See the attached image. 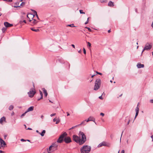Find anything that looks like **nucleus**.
I'll return each mask as SVG.
<instances>
[{
  "mask_svg": "<svg viewBox=\"0 0 153 153\" xmlns=\"http://www.w3.org/2000/svg\"><path fill=\"white\" fill-rule=\"evenodd\" d=\"M73 140L77 143H79V144L80 140V139L77 136L74 135L73 136Z\"/></svg>",
  "mask_w": 153,
  "mask_h": 153,
  "instance_id": "obj_7",
  "label": "nucleus"
},
{
  "mask_svg": "<svg viewBox=\"0 0 153 153\" xmlns=\"http://www.w3.org/2000/svg\"><path fill=\"white\" fill-rule=\"evenodd\" d=\"M93 117H90L86 121V122H88L90 121H93Z\"/></svg>",
  "mask_w": 153,
  "mask_h": 153,
  "instance_id": "obj_17",
  "label": "nucleus"
},
{
  "mask_svg": "<svg viewBox=\"0 0 153 153\" xmlns=\"http://www.w3.org/2000/svg\"><path fill=\"white\" fill-rule=\"evenodd\" d=\"M135 12H136V13H137V9H136L135 10Z\"/></svg>",
  "mask_w": 153,
  "mask_h": 153,
  "instance_id": "obj_60",
  "label": "nucleus"
},
{
  "mask_svg": "<svg viewBox=\"0 0 153 153\" xmlns=\"http://www.w3.org/2000/svg\"><path fill=\"white\" fill-rule=\"evenodd\" d=\"M5 120V117H2L0 119V123L2 124L3 122Z\"/></svg>",
  "mask_w": 153,
  "mask_h": 153,
  "instance_id": "obj_15",
  "label": "nucleus"
},
{
  "mask_svg": "<svg viewBox=\"0 0 153 153\" xmlns=\"http://www.w3.org/2000/svg\"><path fill=\"white\" fill-rule=\"evenodd\" d=\"M4 26L7 27H12L13 26V25L12 24H10L7 22H5L4 23Z\"/></svg>",
  "mask_w": 153,
  "mask_h": 153,
  "instance_id": "obj_9",
  "label": "nucleus"
},
{
  "mask_svg": "<svg viewBox=\"0 0 153 153\" xmlns=\"http://www.w3.org/2000/svg\"><path fill=\"white\" fill-rule=\"evenodd\" d=\"M56 114L55 113H54V114H51V116L52 117L53 116H54L56 115Z\"/></svg>",
  "mask_w": 153,
  "mask_h": 153,
  "instance_id": "obj_36",
  "label": "nucleus"
},
{
  "mask_svg": "<svg viewBox=\"0 0 153 153\" xmlns=\"http://www.w3.org/2000/svg\"><path fill=\"white\" fill-rule=\"evenodd\" d=\"M152 46L151 45H150L149 44V43H147L145 46V47L144 48V49L143 50L142 52V54L143 53V52L145 50H150L152 48Z\"/></svg>",
  "mask_w": 153,
  "mask_h": 153,
  "instance_id": "obj_6",
  "label": "nucleus"
},
{
  "mask_svg": "<svg viewBox=\"0 0 153 153\" xmlns=\"http://www.w3.org/2000/svg\"><path fill=\"white\" fill-rule=\"evenodd\" d=\"M151 26L153 28V22H152V24Z\"/></svg>",
  "mask_w": 153,
  "mask_h": 153,
  "instance_id": "obj_56",
  "label": "nucleus"
},
{
  "mask_svg": "<svg viewBox=\"0 0 153 153\" xmlns=\"http://www.w3.org/2000/svg\"><path fill=\"white\" fill-rule=\"evenodd\" d=\"M46 131L45 130H43L41 133H39V134L42 136H43L45 134Z\"/></svg>",
  "mask_w": 153,
  "mask_h": 153,
  "instance_id": "obj_18",
  "label": "nucleus"
},
{
  "mask_svg": "<svg viewBox=\"0 0 153 153\" xmlns=\"http://www.w3.org/2000/svg\"><path fill=\"white\" fill-rule=\"evenodd\" d=\"M102 146H105V142L103 141L101 143H100L97 146V147L98 148H100Z\"/></svg>",
  "mask_w": 153,
  "mask_h": 153,
  "instance_id": "obj_10",
  "label": "nucleus"
},
{
  "mask_svg": "<svg viewBox=\"0 0 153 153\" xmlns=\"http://www.w3.org/2000/svg\"><path fill=\"white\" fill-rule=\"evenodd\" d=\"M88 18H88V19H87V21L85 22V24L86 25V24H88Z\"/></svg>",
  "mask_w": 153,
  "mask_h": 153,
  "instance_id": "obj_43",
  "label": "nucleus"
},
{
  "mask_svg": "<svg viewBox=\"0 0 153 153\" xmlns=\"http://www.w3.org/2000/svg\"><path fill=\"white\" fill-rule=\"evenodd\" d=\"M96 73H97V74H100V75H102V74L101 73L98 72H97Z\"/></svg>",
  "mask_w": 153,
  "mask_h": 153,
  "instance_id": "obj_42",
  "label": "nucleus"
},
{
  "mask_svg": "<svg viewBox=\"0 0 153 153\" xmlns=\"http://www.w3.org/2000/svg\"><path fill=\"white\" fill-rule=\"evenodd\" d=\"M79 12H80V13H81V14H85V13L83 12V10H80Z\"/></svg>",
  "mask_w": 153,
  "mask_h": 153,
  "instance_id": "obj_31",
  "label": "nucleus"
},
{
  "mask_svg": "<svg viewBox=\"0 0 153 153\" xmlns=\"http://www.w3.org/2000/svg\"><path fill=\"white\" fill-rule=\"evenodd\" d=\"M23 22H24L25 23H26V21L25 20H24L23 21Z\"/></svg>",
  "mask_w": 153,
  "mask_h": 153,
  "instance_id": "obj_52",
  "label": "nucleus"
},
{
  "mask_svg": "<svg viewBox=\"0 0 153 153\" xmlns=\"http://www.w3.org/2000/svg\"><path fill=\"white\" fill-rule=\"evenodd\" d=\"M137 66L138 68H140L144 67V65L143 64H141L140 63H138L137 64Z\"/></svg>",
  "mask_w": 153,
  "mask_h": 153,
  "instance_id": "obj_11",
  "label": "nucleus"
},
{
  "mask_svg": "<svg viewBox=\"0 0 153 153\" xmlns=\"http://www.w3.org/2000/svg\"><path fill=\"white\" fill-rule=\"evenodd\" d=\"M57 119L56 118H54L53 120V122H55V121H56V120H57Z\"/></svg>",
  "mask_w": 153,
  "mask_h": 153,
  "instance_id": "obj_38",
  "label": "nucleus"
},
{
  "mask_svg": "<svg viewBox=\"0 0 153 153\" xmlns=\"http://www.w3.org/2000/svg\"><path fill=\"white\" fill-rule=\"evenodd\" d=\"M99 98L100 99H102V96H100Z\"/></svg>",
  "mask_w": 153,
  "mask_h": 153,
  "instance_id": "obj_45",
  "label": "nucleus"
},
{
  "mask_svg": "<svg viewBox=\"0 0 153 153\" xmlns=\"http://www.w3.org/2000/svg\"><path fill=\"white\" fill-rule=\"evenodd\" d=\"M36 132L37 133H38L39 134V133H40V132H39V131L38 130H36Z\"/></svg>",
  "mask_w": 153,
  "mask_h": 153,
  "instance_id": "obj_59",
  "label": "nucleus"
},
{
  "mask_svg": "<svg viewBox=\"0 0 153 153\" xmlns=\"http://www.w3.org/2000/svg\"><path fill=\"white\" fill-rule=\"evenodd\" d=\"M31 11H32L33 12V13H34V15H33V18L34 16V15H36V16L37 18L39 20V18L38 17V16L37 15V13L36 12V11H35V10H33L31 9Z\"/></svg>",
  "mask_w": 153,
  "mask_h": 153,
  "instance_id": "obj_13",
  "label": "nucleus"
},
{
  "mask_svg": "<svg viewBox=\"0 0 153 153\" xmlns=\"http://www.w3.org/2000/svg\"><path fill=\"white\" fill-rule=\"evenodd\" d=\"M13 106L12 105H11L9 107V109L10 110H11L13 109Z\"/></svg>",
  "mask_w": 153,
  "mask_h": 153,
  "instance_id": "obj_22",
  "label": "nucleus"
},
{
  "mask_svg": "<svg viewBox=\"0 0 153 153\" xmlns=\"http://www.w3.org/2000/svg\"><path fill=\"white\" fill-rule=\"evenodd\" d=\"M76 126H75L72 127L71 128H70V129L71 130V129H73L75 127H76Z\"/></svg>",
  "mask_w": 153,
  "mask_h": 153,
  "instance_id": "obj_46",
  "label": "nucleus"
},
{
  "mask_svg": "<svg viewBox=\"0 0 153 153\" xmlns=\"http://www.w3.org/2000/svg\"><path fill=\"white\" fill-rule=\"evenodd\" d=\"M67 116H69L70 115V114L68 113V112H67Z\"/></svg>",
  "mask_w": 153,
  "mask_h": 153,
  "instance_id": "obj_53",
  "label": "nucleus"
},
{
  "mask_svg": "<svg viewBox=\"0 0 153 153\" xmlns=\"http://www.w3.org/2000/svg\"><path fill=\"white\" fill-rule=\"evenodd\" d=\"M27 113V112L26 111L25 113H24L23 114H22V115H21L20 117L21 118H22Z\"/></svg>",
  "mask_w": 153,
  "mask_h": 153,
  "instance_id": "obj_25",
  "label": "nucleus"
},
{
  "mask_svg": "<svg viewBox=\"0 0 153 153\" xmlns=\"http://www.w3.org/2000/svg\"><path fill=\"white\" fill-rule=\"evenodd\" d=\"M41 118L42 119H43V118H44V116L43 115H41Z\"/></svg>",
  "mask_w": 153,
  "mask_h": 153,
  "instance_id": "obj_49",
  "label": "nucleus"
},
{
  "mask_svg": "<svg viewBox=\"0 0 153 153\" xmlns=\"http://www.w3.org/2000/svg\"><path fill=\"white\" fill-rule=\"evenodd\" d=\"M150 101L151 103H153V99L151 100Z\"/></svg>",
  "mask_w": 153,
  "mask_h": 153,
  "instance_id": "obj_44",
  "label": "nucleus"
},
{
  "mask_svg": "<svg viewBox=\"0 0 153 153\" xmlns=\"http://www.w3.org/2000/svg\"><path fill=\"white\" fill-rule=\"evenodd\" d=\"M108 33H110L111 32V30H108Z\"/></svg>",
  "mask_w": 153,
  "mask_h": 153,
  "instance_id": "obj_58",
  "label": "nucleus"
},
{
  "mask_svg": "<svg viewBox=\"0 0 153 153\" xmlns=\"http://www.w3.org/2000/svg\"><path fill=\"white\" fill-rule=\"evenodd\" d=\"M67 135V133L66 132H65L61 134L57 140V142L61 143H62L64 140L66 143H71V138L70 137L66 136Z\"/></svg>",
  "mask_w": 153,
  "mask_h": 153,
  "instance_id": "obj_1",
  "label": "nucleus"
},
{
  "mask_svg": "<svg viewBox=\"0 0 153 153\" xmlns=\"http://www.w3.org/2000/svg\"><path fill=\"white\" fill-rule=\"evenodd\" d=\"M27 129V130H32V129L31 128H28Z\"/></svg>",
  "mask_w": 153,
  "mask_h": 153,
  "instance_id": "obj_51",
  "label": "nucleus"
},
{
  "mask_svg": "<svg viewBox=\"0 0 153 153\" xmlns=\"http://www.w3.org/2000/svg\"><path fill=\"white\" fill-rule=\"evenodd\" d=\"M88 44V46L89 48H90L91 47V44L90 42H87Z\"/></svg>",
  "mask_w": 153,
  "mask_h": 153,
  "instance_id": "obj_27",
  "label": "nucleus"
},
{
  "mask_svg": "<svg viewBox=\"0 0 153 153\" xmlns=\"http://www.w3.org/2000/svg\"><path fill=\"white\" fill-rule=\"evenodd\" d=\"M7 29L6 27H3L2 29V31L3 33H4V32Z\"/></svg>",
  "mask_w": 153,
  "mask_h": 153,
  "instance_id": "obj_26",
  "label": "nucleus"
},
{
  "mask_svg": "<svg viewBox=\"0 0 153 153\" xmlns=\"http://www.w3.org/2000/svg\"><path fill=\"white\" fill-rule=\"evenodd\" d=\"M87 120H85L84 121H83V122H82V123L80 124L79 125H85L86 124V122Z\"/></svg>",
  "mask_w": 153,
  "mask_h": 153,
  "instance_id": "obj_21",
  "label": "nucleus"
},
{
  "mask_svg": "<svg viewBox=\"0 0 153 153\" xmlns=\"http://www.w3.org/2000/svg\"><path fill=\"white\" fill-rule=\"evenodd\" d=\"M138 105H137V107H136V108L135 109V111H136V112H139V108L138 107Z\"/></svg>",
  "mask_w": 153,
  "mask_h": 153,
  "instance_id": "obj_30",
  "label": "nucleus"
},
{
  "mask_svg": "<svg viewBox=\"0 0 153 153\" xmlns=\"http://www.w3.org/2000/svg\"><path fill=\"white\" fill-rule=\"evenodd\" d=\"M24 126H25V128H26V125H24Z\"/></svg>",
  "mask_w": 153,
  "mask_h": 153,
  "instance_id": "obj_64",
  "label": "nucleus"
},
{
  "mask_svg": "<svg viewBox=\"0 0 153 153\" xmlns=\"http://www.w3.org/2000/svg\"><path fill=\"white\" fill-rule=\"evenodd\" d=\"M95 75H93L91 76V77H93Z\"/></svg>",
  "mask_w": 153,
  "mask_h": 153,
  "instance_id": "obj_63",
  "label": "nucleus"
},
{
  "mask_svg": "<svg viewBox=\"0 0 153 153\" xmlns=\"http://www.w3.org/2000/svg\"><path fill=\"white\" fill-rule=\"evenodd\" d=\"M100 115L102 117H103L105 115V114L103 113H101L100 114Z\"/></svg>",
  "mask_w": 153,
  "mask_h": 153,
  "instance_id": "obj_34",
  "label": "nucleus"
},
{
  "mask_svg": "<svg viewBox=\"0 0 153 153\" xmlns=\"http://www.w3.org/2000/svg\"><path fill=\"white\" fill-rule=\"evenodd\" d=\"M30 29L32 31H35V32H38L39 31V29H34L33 27H31Z\"/></svg>",
  "mask_w": 153,
  "mask_h": 153,
  "instance_id": "obj_19",
  "label": "nucleus"
},
{
  "mask_svg": "<svg viewBox=\"0 0 153 153\" xmlns=\"http://www.w3.org/2000/svg\"><path fill=\"white\" fill-rule=\"evenodd\" d=\"M33 88H31L30 89L29 91L27 93L29 97L31 98L33 97L35 93H36V91H35V89L34 88V85L33 83Z\"/></svg>",
  "mask_w": 153,
  "mask_h": 153,
  "instance_id": "obj_5",
  "label": "nucleus"
},
{
  "mask_svg": "<svg viewBox=\"0 0 153 153\" xmlns=\"http://www.w3.org/2000/svg\"><path fill=\"white\" fill-rule=\"evenodd\" d=\"M71 46L74 48H75V45L73 44L71 45Z\"/></svg>",
  "mask_w": 153,
  "mask_h": 153,
  "instance_id": "obj_48",
  "label": "nucleus"
},
{
  "mask_svg": "<svg viewBox=\"0 0 153 153\" xmlns=\"http://www.w3.org/2000/svg\"><path fill=\"white\" fill-rule=\"evenodd\" d=\"M19 3H18V5H17L16 6H14V7H19L20 6H19Z\"/></svg>",
  "mask_w": 153,
  "mask_h": 153,
  "instance_id": "obj_41",
  "label": "nucleus"
},
{
  "mask_svg": "<svg viewBox=\"0 0 153 153\" xmlns=\"http://www.w3.org/2000/svg\"><path fill=\"white\" fill-rule=\"evenodd\" d=\"M33 19V18H32ZM33 21L31 22V25L33 26L34 25L36 24L38 22V21L36 20L35 19H33Z\"/></svg>",
  "mask_w": 153,
  "mask_h": 153,
  "instance_id": "obj_12",
  "label": "nucleus"
},
{
  "mask_svg": "<svg viewBox=\"0 0 153 153\" xmlns=\"http://www.w3.org/2000/svg\"><path fill=\"white\" fill-rule=\"evenodd\" d=\"M129 122H130V120H129L128 123H127V125H128L129 124Z\"/></svg>",
  "mask_w": 153,
  "mask_h": 153,
  "instance_id": "obj_54",
  "label": "nucleus"
},
{
  "mask_svg": "<svg viewBox=\"0 0 153 153\" xmlns=\"http://www.w3.org/2000/svg\"><path fill=\"white\" fill-rule=\"evenodd\" d=\"M39 92H40V94L41 96H43L42 93V92L40 90H39Z\"/></svg>",
  "mask_w": 153,
  "mask_h": 153,
  "instance_id": "obj_37",
  "label": "nucleus"
},
{
  "mask_svg": "<svg viewBox=\"0 0 153 153\" xmlns=\"http://www.w3.org/2000/svg\"><path fill=\"white\" fill-rule=\"evenodd\" d=\"M51 150H50V151H49V150H48V153H51Z\"/></svg>",
  "mask_w": 153,
  "mask_h": 153,
  "instance_id": "obj_55",
  "label": "nucleus"
},
{
  "mask_svg": "<svg viewBox=\"0 0 153 153\" xmlns=\"http://www.w3.org/2000/svg\"><path fill=\"white\" fill-rule=\"evenodd\" d=\"M43 89L44 93L45 94V97H47V96L48 95V93L47 92V90L46 89H45L44 88H43Z\"/></svg>",
  "mask_w": 153,
  "mask_h": 153,
  "instance_id": "obj_20",
  "label": "nucleus"
},
{
  "mask_svg": "<svg viewBox=\"0 0 153 153\" xmlns=\"http://www.w3.org/2000/svg\"><path fill=\"white\" fill-rule=\"evenodd\" d=\"M86 28L88 29V31L89 32H91V29L89 27H86Z\"/></svg>",
  "mask_w": 153,
  "mask_h": 153,
  "instance_id": "obj_32",
  "label": "nucleus"
},
{
  "mask_svg": "<svg viewBox=\"0 0 153 153\" xmlns=\"http://www.w3.org/2000/svg\"><path fill=\"white\" fill-rule=\"evenodd\" d=\"M83 53L84 54H86V51L85 49L84 48H83Z\"/></svg>",
  "mask_w": 153,
  "mask_h": 153,
  "instance_id": "obj_35",
  "label": "nucleus"
},
{
  "mask_svg": "<svg viewBox=\"0 0 153 153\" xmlns=\"http://www.w3.org/2000/svg\"><path fill=\"white\" fill-rule=\"evenodd\" d=\"M79 134L81 135L82 136V139L81 140H80V143H79V144H83L86 141V137L84 134V133L81 131L79 132Z\"/></svg>",
  "mask_w": 153,
  "mask_h": 153,
  "instance_id": "obj_4",
  "label": "nucleus"
},
{
  "mask_svg": "<svg viewBox=\"0 0 153 153\" xmlns=\"http://www.w3.org/2000/svg\"><path fill=\"white\" fill-rule=\"evenodd\" d=\"M108 5L110 7H112L114 5L113 3L111 1H110L109 2Z\"/></svg>",
  "mask_w": 153,
  "mask_h": 153,
  "instance_id": "obj_16",
  "label": "nucleus"
},
{
  "mask_svg": "<svg viewBox=\"0 0 153 153\" xmlns=\"http://www.w3.org/2000/svg\"><path fill=\"white\" fill-rule=\"evenodd\" d=\"M21 141L24 142V141H25L26 140L23 139H21Z\"/></svg>",
  "mask_w": 153,
  "mask_h": 153,
  "instance_id": "obj_40",
  "label": "nucleus"
},
{
  "mask_svg": "<svg viewBox=\"0 0 153 153\" xmlns=\"http://www.w3.org/2000/svg\"><path fill=\"white\" fill-rule=\"evenodd\" d=\"M78 52L79 53H81V50H80L79 51H78Z\"/></svg>",
  "mask_w": 153,
  "mask_h": 153,
  "instance_id": "obj_61",
  "label": "nucleus"
},
{
  "mask_svg": "<svg viewBox=\"0 0 153 153\" xmlns=\"http://www.w3.org/2000/svg\"><path fill=\"white\" fill-rule=\"evenodd\" d=\"M151 137L152 139V141H153V135L151 136Z\"/></svg>",
  "mask_w": 153,
  "mask_h": 153,
  "instance_id": "obj_50",
  "label": "nucleus"
},
{
  "mask_svg": "<svg viewBox=\"0 0 153 153\" xmlns=\"http://www.w3.org/2000/svg\"><path fill=\"white\" fill-rule=\"evenodd\" d=\"M138 113H139V112H136V114H135L134 119H135L136 118V117H137V115H138Z\"/></svg>",
  "mask_w": 153,
  "mask_h": 153,
  "instance_id": "obj_33",
  "label": "nucleus"
},
{
  "mask_svg": "<svg viewBox=\"0 0 153 153\" xmlns=\"http://www.w3.org/2000/svg\"><path fill=\"white\" fill-rule=\"evenodd\" d=\"M91 148L87 145L84 146L80 149L81 153H89L91 151Z\"/></svg>",
  "mask_w": 153,
  "mask_h": 153,
  "instance_id": "obj_2",
  "label": "nucleus"
},
{
  "mask_svg": "<svg viewBox=\"0 0 153 153\" xmlns=\"http://www.w3.org/2000/svg\"><path fill=\"white\" fill-rule=\"evenodd\" d=\"M34 108V107L33 106H32L28 108L27 110L26 111L27 112H28L29 111H32L33 110Z\"/></svg>",
  "mask_w": 153,
  "mask_h": 153,
  "instance_id": "obj_14",
  "label": "nucleus"
},
{
  "mask_svg": "<svg viewBox=\"0 0 153 153\" xmlns=\"http://www.w3.org/2000/svg\"><path fill=\"white\" fill-rule=\"evenodd\" d=\"M101 82V81L100 79H96L95 82V85L94 89V90H97L99 88Z\"/></svg>",
  "mask_w": 153,
  "mask_h": 153,
  "instance_id": "obj_3",
  "label": "nucleus"
},
{
  "mask_svg": "<svg viewBox=\"0 0 153 153\" xmlns=\"http://www.w3.org/2000/svg\"><path fill=\"white\" fill-rule=\"evenodd\" d=\"M0 153H4V152L0 150Z\"/></svg>",
  "mask_w": 153,
  "mask_h": 153,
  "instance_id": "obj_57",
  "label": "nucleus"
},
{
  "mask_svg": "<svg viewBox=\"0 0 153 153\" xmlns=\"http://www.w3.org/2000/svg\"><path fill=\"white\" fill-rule=\"evenodd\" d=\"M42 98H43V96H41V97H40V99H42Z\"/></svg>",
  "mask_w": 153,
  "mask_h": 153,
  "instance_id": "obj_62",
  "label": "nucleus"
},
{
  "mask_svg": "<svg viewBox=\"0 0 153 153\" xmlns=\"http://www.w3.org/2000/svg\"><path fill=\"white\" fill-rule=\"evenodd\" d=\"M110 144L109 143L106 142V146H108L109 147L110 146Z\"/></svg>",
  "mask_w": 153,
  "mask_h": 153,
  "instance_id": "obj_29",
  "label": "nucleus"
},
{
  "mask_svg": "<svg viewBox=\"0 0 153 153\" xmlns=\"http://www.w3.org/2000/svg\"><path fill=\"white\" fill-rule=\"evenodd\" d=\"M125 152V151L124 150H123L122 151H121V153H124Z\"/></svg>",
  "mask_w": 153,
  "mask_h": 153,
  "instance_id": "obj_47",
  "label": "nucleus"
},
{
  "mask_svg": "<svg viewBox=\"0 0 153 153\" xmlns=\"http://www.w3.org/2000/svg\"><path fill=\"white\" fill-rule=\"evenodd\" d=\"M55 146L54 144H53L52 145H51V146H50L49 148V151H50V150H51V148L52 147H53Z\"/></svg>",
  "mask_w": 153,
  "mask_h": 153,
  "instance_id": "obj_23",
  "label": "nucleus"
},
{
  "mask_svg": "<svg viewBox=\"0 0 153 153\" xmlns=\"http://www.w3.org/2000/svg\"><path fill=\"white\" fill-rule=\"evenodd\" d=\"M25 4V3L23 2H22L20 4V6H23Z\"/></svg>",
  "mask_w": 153,
  "mask_h": 153,
  "instance_id": "obj_39",
  "label": "nucleus"
},
{
  "mask_svg": "<svg viewBox=\"0 0 153 153\" xmlns=\"http://www.w3.org/2000/svg\"><path fill=\"white\" fill-rule=\"evenodd\" d=\"M67 27H75V26H74V25L73 24H70V25H67Z\"/></svg>",
  "mask_w": 153,
  "mask_h": 153,
  "instance_id": "obj_24",
  "label": "nucleus"
},
{
  "mask_svg": "<svg viewBox=\"0 0 153 153\" xmlns=\"http://www.w3.org/2000/svg\"><path fill=\"white\" fill-rule=\"evenodd\" d=\"M0 148L1 147H3L5 145H6V144L5 142L2 139L0 138Z\"/></svg>",
  "mask_w": 153,
  "mask_h": 153,
  "instance_id": "obj_8",
  "label": "nucleus"
},
{
  "mask_svg": "<svg viewBox=\"0 0 153 153\" xmlns=\"http://www.w3.org/2000/svg\"><path fill=\"white\" fill-rule=\"evenodd\" d=\"M60 122V119L58 118L57 119V120H56V124H58Z\"/></svg>",
  "mask_w": 153,
  "mask_h": 153,
  "instance_id": "obj_28",
  "label": "nucleus"
}]
</instances>
